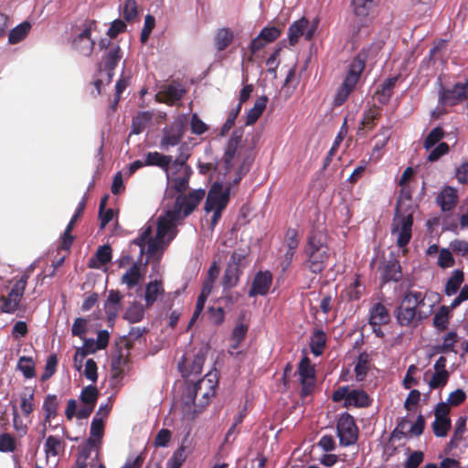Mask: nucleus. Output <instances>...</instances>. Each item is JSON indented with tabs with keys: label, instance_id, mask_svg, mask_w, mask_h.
<instances>
[{
	"label": "nucleus",
	"instance_id": "39448f33",
	"mask_svg": "<svg viewBox=\"0 0 468 468\" xmlns=\"http://www.w3.org/2000/svg\"><path fill=\"white\" fill-rule=\"evenodd\" d=\"M230 186L224 187L222 183L215 182L208 190L204 209L207 213L213 212L210 219V229L213 230L219 222L222 213L229 202Z\"/></svg>",
	"mask_w": 468,
	"mask_h": 468
},
{
	"label": "nucleus",
	"instance_id": "7c9ffc66",
	"mask_svg": "<svg viewBox=\"0 0 468 468\" xmlns=\"http://www.w3.org/2000/svg\"><path fill=\"white\" fill-rule=\"evenodd\" d=\"M185 92L186 90L181 87V85L169 84L164 87L160 94L165 97V103L172 105L176 101H180Z\"/></svg>",
	"mask_w": 468,
	"mask_h": 468
},
{
	"label": "nucleus",
	"instance_id": "423d86ee",
	"mask_svg": "<svg viewBox=\"0 0 468 468\" xmlns=\"http://www.w3.org/2000/svg\"><path fill=\"white\" fill-rule=\"evenodd\" d=\"M204 189H196L188 194H180L176 197L174 207L166 212L168 218L174 220H181L194 212L205 197Z\"/></svg>",
	"mask_w": 468,
	"mask_h": 468
},
{
	"label": "nucleus",
	"instance_id": "dca6fc26",
	"mask_svg": "<svg viewBox=\"0 0 468 468\" xmlns=\"http://www.w3.org/2000/svg\"><path fill=\"white\" fill-rule=\"evenodd\" d=\"M272 274L270 271H258L252 280L251 285L249 290V296L255 297L257 295H266L272 284Z\"/></svg>",
	"mask_w": 468,
	"mask_h": 468
},
{
	"label": "nucleus",
	"instance_id": "09e8293b",
	"mask_svg": "<svg viewBox=\"0 0 468 468\" xmlns=\"http://www.w3.org/2000/svg\"><path fill=\"white\" fill-rule=\"evenodd\" d=\"M128 356L129 351L124 355L122 350L118 351V353L112 356L111 366L112 370L114 372V378H118L122 375V367L128 363Z\"/></svg>",
	"mask_w": 468,
	"mask_h": 468
},
{
	"label": "nucleus",
	"instance_id": "37998d69",
	"mask_svg": "<svg viewBox=\"0 0 468 468\" xmlns=\"http://www.w3.org/2000/svg\"><path fill=\"white\" fill-rule=\"evenodd\" d=\"M97 350L100 349L97 348L96 342L93 339H84L83 346L77 349L73 357L74 364H77L78 356H80V366L78 367L79 371L81 369L84 357L89 354L95 353Z\"/></svg>",
	"mask_w": 468,
	"mask_h": 468
},
{
	"label": "nucleus",
	"instance_id": "3c124183",
	"mask_svg": "<svg viewBox=\"0 0 468 468\" xmlns=\"http://www.w3.org/2000/svg\"><path fill=\"white\" fill-rule=\"evenodd\" d=\"M96 260L99 262L97 264H90L92 268H100L101 266L106 265L112 261V248L110 245H102L100 246L95 254Z\"/></svg>",
	"mask_w": 468,
	"mask_h": 468
},
{
	"label": "nucleus",
	"instance_id": "b1692460",
	"mask_svg": "<svg viewBox=\"0 0 468 468\" xmlns=\"http://www.w3.org/2000/svg\"><path fill=\"white\" fill-rule=\"evenodd\" d=\"M165 293V289L161 280L150 282L145 286L144 301L146 308L154 305L159 296Z\"/></svg>",
	"mask_w": 468,
	"mask_h": 468
},
{
	"label": "nucleus",
	"instance_id": "bf43d9fd",
	"mask_svg": "<svg viewBox=\"0 0 468 468\" xmlns=\"http://www.w3.org/2000/svg\"><path fill=\"white\" fill-rule=\"evenodd\" d=\"M186 459V448L181 445L167 462V468H180Z\"/></svg>",
	"mask_w": 468,
	"mask_h": 468
},
{
	"label": "nucleus",
	"instance_id": "f704fd0d",
	"mask_svg": "<svg viewBox=\"0 0 468 468\" xmlns=\"http://www.w3.org/2000/svg\"><path fill=\"white\" fill-rule=\"evenodd\" d=\"M233 32L229 27L218 29L215 35L214 42L218 51L225 50L233 41Z\"/></svg>",
	"mask_w": 468,
	"mask_h": 468
},
{
	"label": "nucleus",
	"instance_id": "13d9d810",
	"mask_svg": "<svg viewBox=\"0 0 468 468\" xmlns=\"http://www.w3.org/2000/svg\"><path fill=\"white\" fill-rule=\"evenodd\" d=\"M363 292L364 287L360 282L359 275H356L354 282L346 289L347 296L351 301H357L361 298Z\"/></svg>",
	"mask_w": 468,
	"mask_h": 468
},
{
	"label": "nucleus",
	"instance_id": "c756f323",
	"mask_svg": "<svg viewBox=\"0 0 468 468\" xmlns=\"http://www.w3.org/2000/svg\"><path fill=\"white\" fill-rule=\"evenodd\" d=\"M193 171L191 167H186L185 171L179 172V176L170 178L171 187L177 193L184 194L188 188L189 179Z\"/></svg>",
	"mask_w": 468,
	"mask_h": 468
},
{
	"label": "nucleus",
	"instance_id": "0e129e2a",
	"mask_svg": "<svg viewBox=\"0 0 468 468\" xmlns=\"http://www.w3.org/2000/svg\"><path fill=\"white\" fill-rule=\"evenodd\" d=\"M16 450V440L9 433L0 434V452H12Z\"/></svg>",
	"mask_w": 468,
	"mask_h": 468
},
{
	"label": "nucleus",
	"instance_id": "69168bd1",
	"mask_svg": "<svg viewBox=\"0 0 468 468\" xmlns=\"http://www.w3.org/2000/svg\"><path fill=\"white\" fill-rule=\"evenodd\" d=\"M191 132L194 134L201 135L207 131V125L198 117L197 113L191 116L190 120Z\"/></svg>",
	"mask_w": 468,
	"mask_h": 468
},
{
	"label": "nucleus",
	"instance_id": "4c0bfd02",
	"mask_svg": "<svg viewBox=\"0 0 468 468\" xmlns=\"http://www.w3.org/2000/svg\"><path fill=\"white\" fill-rule=\"evenodd\" d=\"M35 390L27 387L20 394V408L24 416H28L34 411Z\"/></svg>",
	"mask_w": 468,
	"mask_h": 468
},
{
	"label": "nucleus",
	"instance_id": "6ab92c4d",
	"mask_svg": "<svg viewBox=\"0 0 468 468\" xmlns=\"http://www.w3.org/2000/svg\"><path fill=\"white\" fill-rule=\"evenodd\" d=\"M381 116V110L379 107L373 106L366 111L363 114L362 120L357 129L358 136H365V130H372L377 125V121Z\"/></svg>",
	"mask_w": 468,
	"mask_h": 468
},
{
	"label": "nucleus",
	"instance_id": "e2e57ef3",
	"mask_svg": "<svg viewBox=\"0 0 468 468\" xmlns=\"http://www.w3.org/2000/svg\"><path fill=\"white\" fill-rule=\"evenodd\" d=\"M146 332L145 328L132 327L129 331L128 338L124 337L123 345L127 351L133 346V341L139 339Z\"/></svg>",
	"mask_w": 468,
	"mask_h": 468
},
{
	"label": "nucleus",
	"instance_id": "de8ad7c7",
	"mask_svg": "<svg viewBox=\"0 0 468 468\" xmlns=\"http://www.w3.org/2000/svg\"><path fill=\"white\" fill-rule=\"evenodd\" d=\"M30 29V24L23 22L15 28H13L8 35V41L10 44H16L23 40Z\"/></svg>",
	"mask_w": 468,
	"mask_h": 468
},
{
	"label": "nucleus",
	"instance_id": "ddd939ff",
	"mask_svg": "<svg viewBox=\"0 0 468 468\" xmlns=\"http://www.w3.org/2000/svg\"><path fill=\"white\" fill-rule=\"evenodd\" d=\"M298 373L302 385L301 397L305 398L313 392L315 383V371L307 356L301 359Z\"/></svg>",
	"mask_w": 468,
	"mask_h": 468
},
{
	"label": "nucleus",
	"instance_id": "c03bdc74",
	"mask_svg": "<svg viewBox=\"0 0 468 468\" xmlns=\"http://www.w3.org/2000/svg\"><path fill=\"white\" fill-rule=\"evenodd\" d=\"M432 0H410L409 8L418 18L422 17L431 9Z\"/></svg>",
	"mask_w": 468,
	"mask_h": 468
},
{
	"label": "nucleus",
	"instance_id": "20e7f679",
	"mask_svg": "<svg viewBox=\"0 0 468 468\" xmlns=\"http://www.w3.org/2000/svg\"><path fill=\"white\" fill-rule=\"evenodd\" d=\"M366 61L367 55L362 52H359L352 59L348 66L346 77L340 87L337 89L336 94L335 96V106H341L347 101L350 94L353 92L356 84L358 83L363 71L365 70Z\"/></svg>",
	"mask_w": 468,
	"mask_h": 468
},
{
	"label": "nucleus",
	"instance_id": "a18cd8bd",
	"mask_svg": "<svg viewBox=\"0 0 468 468\" xmlns=\"http://www.w3.org/2000/svg\"><path fill=\"white\" fill-rule=\"evenodd\" d=\"M248 255L249 251L246 249L239 248L232 251L228 264L242 271L247 266Z\"/></svg>",
	"mask_w": 468,
	"mask_h": 468
},
{
	"label": "nucleus",
	"instance_id": "9d476101",
	"mask_svg": "<svg viewBox=\"0 0 468 468\" xmlns=\"http://www.w3.org/2000/svg\"><path fill=\"white\" fill-rule=\"evenodd\" d=\"M336 431L341 446H350L357 441L358 429L353 416L347 412L341 414L337 420Z\"/></svg>",
	"mask_w": 468,
	"mask_h": 468
},
{
	"label": "nucleus",
	"instance_id": "1a4fd4ad",
	"mask_svg": "<svg viewBox=\"0 0 468 468\" xmlns=\"http://www.w3.org/2000/svg\"><path fill=\"white\" fill-rule=\"evenodd\" d=\"M379 0H352L351 6L356 19L352 25L353 35H357L363 27L371 23L370 14Z\"/></svg>",
	"mask_w": 468,
	"mask_h": 468
},
{
	"label": "nucleus",
	"instance_id": "e433bc0d",
	"mask_svg": "<svg viewBox=\"0 0 468 468\" xmlns=\"http://www.w3.org/2000/svg\"><path fill=\"white\" fill-rule=\"evenodd\" d=\"M463 271L461 270H455L445 284V294L447 296L454 295L460 289L462 283L463 282Z\"/></svg>",
	"mask_w": 468,
	"mask_h": 468
},
{
	"label": "nucleus",
	"instance_id": "aec40b11",
	"mask_svg": "<svg viewBox=\"0 0 468 468\" xmlns=\"http://www.w3.org/2000/svg\"><path fill=\"white\" fill-rule=\"evenodd\" d=\"M388 308L381 303H376L369 310L368 324L370 325H385L390 322Z\"/></svg>",
	"mask_w": 468,
	"mask_h": 468
},
{
	"label": "nucleus",
	"instance_id": "412c9836",
	"mask_svg": "<svg viewBox=\"0 0 468 468\" xmlns=\"http://www.w3.org/2000/svg\"><path fill=\"white\" fill-rule=\"evenodd\" d=\"M178 220L171 219L167 216L159 218L155 236L164 240V238L168 235V241L172 240L177 233L176 226V222Z\"/></svg>",
	"mask_w": 468,
	"mask_h": 468
},
{
	"label": "nucleus",
	"instance_id": "2eb2a0df",
	"mask_svg": "<svg viewBox=\"0 0 468 468\" xmlns=\"http://www.w3.org/2000/svg\"><path fill=\"white\" fill-rule=\"evenodd\" d=\"M467 99L465 85L458 82L452 89H444L441 85L439 102L441 105L454 106Z\"/></svg>",
	"mask_w": 468,
	"mask_h": 468
},
{
	"label": "nucleus",
	"instance_id": "864d4df0",
	"mask_svg": "<svg viewBox=\"0 0 468 468\" xmlns=\"http://www.w3.org/2000/svg\"><path fill=\"white\" fill-rule=\"evenodd\" d=\"M58 359L56 354H51L48 356L44 372L41 375V381H47L57 371Z\"/></svg>",
	"mask_w": 468,
	"mask_h": 468
},
{
	"label": "nucleus",
	"instance_id": "6e6552de",
	"mask_svg": "<svg viewBox=\"0 0 468 468\" xmlns=\"http://www.w3.org/2000/svg\"><path fill=\"white\" fill-rule=\"evenodd\" d=\"M412 214H401L397 207L392 219L391 233L397 235L396 244L399 248H404L410 243L412 237Z\"/></svg>",
	"mask_w": 468,
	"mask_h": 468
},
{
	"label": "nucleus",
	"instance_id": "4be33fe9",
	"mask_svg": "<svg viewBox=\"0 0 468 468\" xmlns=\"http://www.w3.org/2000/svg\"><path fill=\"white\" fill-rule=\"evenodd\" d=\"M457 200V191L452 186H445L436 197L442 211H451L455 207Z\"/></svg>",
	"mask_w": 468,
	"mask_h": 468
},
{
	"label": "nucleus",
	"instance_id": "6e6d98bb",
	"mask_svg": "<svg viewBox=\"0 0 468 468\" xmlns=\"http://www.w3.org/2000/svg\"><path fill=\"white\" fill-rule=\"evenodd\" d=\"M444 136V132L441 127L433 128L426 136L423 146L425 149L432 148L437 143H439Z\"/></svg>",
	"mask_w": 468,
	"mask_h": 468
},
{
	"label": "nucleus",
	"instance_id": "c85d7f7f",
	"mask_svg": "<svg viewBox=\"0 0 468 468\" xmlns=\"http://www.w3.org/2000/svg\"><path fill=\"white\" fill-rule=\"evenodd\" d=\"M242 271L227 264L224 275L222 278V286L224 292L230 290L238 285Z\"/></svg>",
	"mask_w": 468,
	"mask_h": 468
},
{
	"label": "nucleus",
	"instance_id": "680f3d73",
	"mask_svg": "<svg viewBox=\"0 0 468 468\" xmlns=\"http://www.w3.org/2000/svg\"><path fill=\"white\" fill-rule=\"evenodd\" d=\"M138 14L136 0H125L122 7V16L125 21H133Z\"/></svg>",
	"mask_w": 468,
	"mask_h": 468
},
{
	"label": "nucleus",
	"instance_id": "c9c22d12",
	"mask_svg": "<svg viewBox=\"0 0 468 468\" xmlns=\"http://www.w3.org/2000/svg\"><path fill=\"white\" fill-rule=\"evenodd\" d=\"M370 368V356L365 351L359 354L357 362L355 366L356 379L357 381H363Z\"/></svg>",
	"mask_w": 468,
	"mask_h": 468
},
{
	"label": "nucleus",
	"instance_id": "9b49d317",
	"mask_svg": "<svg viewBox=\"0 0 468 468\" xmlns=\"http://www.w3.org/2000/svg\"><path fill=\"white\" fill-rule=\"evenodd\" d=\"M97 27L95 20H88L84 24L83 30L72 40V48L80 55L90 57L93 52L95 41L91 38V32Z\"/></svg>",
	"mask_w": 468,
	"mask_h": 468
},
{
	"label": "nucleus",
	"instance_id": "cd10ccee",
	"mask_svg": "<svg viewBox=\"0 0 468 468\" xmlns=\"http://www.w3.org/2000/svg\"><path fill=\"white\" fill-rule=\"evenodd\" d=\"M153 113L150 112H138L132 120L131 133L140 134L151 123Z\"/></svg>",
	"mask_w": 468,
	"mask_h": 468
},
{
	"label": "nucleus",
	"instance_id": "2f4dec72",
	"mask_svg": "<svg viewBox=\"0 0 468 468\" xmlns=\"http://www.w3.org/2000/svg\"><path fill=\"white\" fill-rule=\"evenodd\" d=\"M58 405L59 403L56 395L49 394L45 398L42 406V409L45 411V423H49L52 419L56 418L58 415Z\"/></svg>",
	"mask_w": 468,
	"mask_h": 468
},
{
	"label": "nucleus",
	"instance_id": "a19ab883",
	"mask_svg": "<svg viewBox=\"0 0 468 468\" xmlns=\"http://www.w3.org/2000/svg\"><path fill=\"white\" fill-rule=\"evenodd\" d=\"M178 152V155L175 160L172 159V163L170 164L172 167L176 168V173L185 171L186 167H191L187 165V160L190 157V154L186 144H181Z\"/></svg>",
	"mask_w": 468,
	"mask_h": 468
},
{
	"label": "nucleus",
	"instance_id": "a878e982",
	"mask_svg": "<svg viewBox=\"0 0 468 468\" xmlns=\"http://www.w3.org/2000/svg\"><path fill=\"white\" fill-rule=\"evenodd\" d=\"M241 134H238L237 132H235L232 133L228 142L223 156L227 172H229L232 166V160L236 155L238 146L241 141Z\"/></svg>",
	"mask_w": 468,
	"mask_h": 468
},
{
	"label": "nucleus",
	"instance_id": "393cba45",
	"mask_svg": "<svg viewBox=\"0 0 468 468\" xmlns=\"http://www.w3.org/2000/svg\"><path fill=\"white\" fill-rule=\"evenodd\" d=\"M172 163V156L160 154L158 152H149L144 160L145 165L149 166H158L166 172L167 176H169V166Z\"/></svg>",
	"mask_w": 468,
	"mask_h": 468
},
{
	"label": "nucleus",
	"instance_id": "f03ea898",
	"mask_svg": "<svg viewBox=\"0 0 468 468\" xmlns=\"http://www.w3.org/2000/svg\"><path fill=\"white\" fill-rule=\"evenodd\" d=\"M303 253L302 268L315 275L322 273L331 255L326 234L313 230L306 239Z\"/></svg>",
	"mask_w": 468,
	"mask_h": 468
},
{
	"label": "nucleus",
	"instance_id": "ea45409f",
	"mask_svg": "<svg viewBox=\"0 0 468 468\" xmlns=\"http://www.w3.org/2000/svg\"><path fill=\"white\" fill-rule=\"evenodd\" d=\"M326 344V335L323 330H315L310 340V349L314 356L323 354Z\"/></svg>",
	"mask_w": 468,
	"mask_h": 468
},
{
	"label": "nucleus",
	"instance_id": "052dcab7",
	"mask_svg": "<svg viewBox=\"0 0 468 468\" xmlns=\"http://www.w3.org/2000/svg\"><path fill=\"white\" fill-rule=\"evenodd\" d=\"M97 440L94 438H88L86 443L79 449V454L77 461L87 463V460L90 456L92 448L99 446Z\"/></svg>",
	"mask_w": 468,
	"mask_h": 468
},
{
	"label": "nucleus",
	"instance_id": "338daca9",
	"mask_svg": "<svg viewBox=\"0 0 468 468\" xmlns=\"http://www.w3.org/2000/svg\"><path fill=\"white\" fill-rule=\"evenodd\" d=\"M282 34V30L276 27H265L261 32V37H262L267 43L275 41Z\"/></svg>",
	"mask_w": 468,
	"mask_h": 468
},
{
	"label": "nucleus",
	"instance_id": "8fccbe9b",
	"mask_svg": "<svg viewBox=\"0 0 468 468\" xmlns=\"http://www.w3.org/2000/svg\"><path fill=\"white\" fill-rule=\"evenodd\" d=\"M17 368L21 370L26 378L36 376L35 362L30 356H21L17 363Z\"/></svg>",
	"mask_w": 468,
	"mask_h": 468
},
{
	"label": "nucleus",
	"instance_id": "72a5a7b5",
	"mask_svg": "<svg viewBox=\"0 0 468 468\" xmlns=\"http://www.w3.org/2000/svg\"><path fill=\"white\" fill-rule=\"evenodd\" d=\"M267 102L268 98L266 96H261L256 100L253 108H251L247 114V125H252L258 121L266 109Z\"/></svg>",
	"mask_w": 468,
	"mask_h": 468
},
{
	"label": "nucleus",
	"instance_id": "4468645a",
	"mask_svg": "<svg viewBox=\"0 0 468 468\" xmlns=\"http://www.w3.org/2000/svg\"><path fill=\"white\" fill-rule=\"evenodd\" d=\"M122 58V52L119 45H112L110 49L102 56V63H99L98 70L106 71L107 83L112 80L114 69Z\"/></svg>",
	"mask_w": 468,
	"mask_h": 468
},
{
	"label": "nucleus",
	"instance_id": "5701e85b",
	"mask_svg": "<svg viewBox=\"0 0 468 468\" xmlns=\"http://www.w3.org/2000/svg\"><path fill=\"white\" fill-rule=\"evenodd\" d=\"M309 27V20L303 16L294 21L288 28V40L290 46H295L300 37L305 35L307 27Z\"/></svg>",
	"mask_w": 468,
	"mask_h": 468
},
{
	"label": "nucleus",
	"instance_id": "a211bd4d",
	"mask_svg": "<svg viewBox=\"0 0 468 468\" xmlns=\"http://www.w3.org/2000/svg\"><path fill=\"white\" fill-rule=\"evenodd\" d=\"M162 133L160 148L165 151H168L170 147L177 145L184 136V130L178 124L166 126L163 129Z\"/></svg>",
	"mask_w": 468,
	"mask_h": 468
},
{
	"label": "nucleus",
	"instance_id": "58836bf2",
	"mask_svg": "<svg viewBox=\"0 0 468 468\" xmlns=\"http://www.w3.org/2000/svg\"><path fill=\"white\" fill-rule=\"evenodd\" d=\"M142 277L139 264L133 263L122 275V282L126 284L129 289H132L139 284Z\"/></svg>",
	"mask_w": 468,
	"mask_h": 468
},
{
	"label": "nucleus",
	"instance_id": "f257e3e1",
	"mask_svg": "<svg viewBox=\"0 0 468 468\" xmlns=\"http://www.w3.org/2000/svg\"><path fill=\"white\" fill-rule=\"evenodd\" d=\"M205 355L198 351L193 358L184 356L178 362V370L186 378V388L181 397L184 418L194 420L208 406L210 398L216 393L217 381L209 374L197 381L188 379L202 373Z\"/></svg>",
	"mask_w": 468,
	"mask_h": 468
},
{
	"label": "nucleus",
	"instance_id": "473e14b6",
	"mask_svg": "<svg viewBox=\"0 0 468 468\" xmlns=\"http://www.w3.org/2000/svg\"><path fill=\"white\" fill-rule=\"evenodd\" d=\"M370 405L367 393L362 389H352L348 394L346 407L365 408Z\"/></svg>",
	"mask_w": 468,
	"mask_h": 468
},
{
	"label": "nucleus",
	"instance_id": "7ed1b4c3",
	"mask_svg": "<svg viewBox=\"0 0 468 468\" xmlns=\"http://www.w3.org/2000/svg\"><path fill=\"white\" fill-rule=\"evenodd\" d=\"M426 294L415 290H407L400 304L395 311L397 323L400 326H410L414 322H422L429 317L431 311L423 312Z\"/></svg>",
	"mask_w": 468,
	"mask_h": 468
},
{
	"label": "nucleus",
	"instance_id": "bb28decb",
	"mask_svg": "<svg viewBox=\"0 0 468 468\" xmlns=\"http://www.w3.org/2000/svg\"><path fill=\"white\" fill-rule=\"evenodd\" d=\"M399 75L388 78L378 89L376 93L378 95V102L381 104L388 103L390 98L393 95L394 87L399 80Z\"/></svg>",
	"mask_w": 468,
	"mask_h": 468
},
{
	"label": "nucleus",
	"instance_id": "4d7b16f0",
	"mask_svg": "<svg viewBox=\"0 0 468 468\" xmlns=\"http://www.w3.org/2000/svg\"><path fill=\"white\" fill-rule=\"evenodd\" d=\"M99 397V391L95 386L89 385L85 387L80 393V400L84 404L96 405Z\"/></svg>",
	"mask_w": 468,
	"mask_h": 468
},
{
	"label": "nucleus",
	"instance_id": "603ef678",
	"mask_svg": "<svg viewBox=\"0 0 468 468\" xmlns=\"http://www.w3.org/2000/svg\"><path fill=\"white\" fill-rule=\"evenodd\" d=\"M104 435V420L102 418L95 416L91 421L90 437L97 440V443L101 444V439Z\"/></svg>",
	"mask_w": 468,
	"mask_h": 468
},
{
	"label": "nucleus",
	"instance_id": "f3484780",
	"mask_svg": "<svg viewBox=\"0 0 468 468\" xmlns=\"http://www.w3.org/2000/svg\"><path fill=\"white\" fill-rule=\"evenodd\" d=\"M380 279L383 283L398 282L402 279V270L399 261L394 257L381 262L379 266Z\"/></svg>",
	"mask_w": 468,
	"mask_h": 468
},
{
	"label": "nucleus",
	"instance_id": "0eeeda50",
	"mask_svg": "<svg viewBox=\"0 0 468 468\" xmlns=\"http://www.w3.org/2000/svg\"><path fill=\"white\" fill-rule=\"evenodd\" d=\"M28 275L24 274L17 280L6 295H0V313L15 314L26 291Z\"/></svg>",
	"mask_w": 468,
	"mask_h": 468
},
{
	"label": "nucleus",
	"instance_id": "79ce46f5",
	"mask_svg": "<svg viewBox=\"0 0 468 468\" xmlns=\"http://www.w3.org/2000/svg\"><path fill=\"white\" fill-rule=\"evenodd\" d=\"M144 316V307L143 304L137 302H133L127 308L125 314H123V319L127 320L129 323L134 324L142 321Z\"/></svg>",
	"mask_w": 468,
	"mask_h": 468
},
{
	"label": "nucleus",
	"instance_id": "774afa93",
	"mask_svg": "<svg viewBox=\"0 0 468 468\" xmlns=\"http://www.w3.org/2000/svg\"><path fill=\"white\" fill-rule=\"evenodd\" d=\"M424 453L421 451H415L410 454L404 463V468H418L423 462Z\"/></svg>",
	"mask_w": 468,
	"mask_h": 468
},
{
	"label": "nucleus",
	"instance_id": "49530a36",
	"mask_svg": "<svg viewBox=\"0 0 468 468\" xmlns=\"http://www.w3.org/2000/svg\"><path fill=\"white\" fill-rule=\"evenodd\" d=\"M449 309L447 306L442 305L433 316V326L439 331H444L449 324Z\"/></svg>",
	"mask_w": 468,
	"mask_h": 468
},
{
	"label": "nucleus",
	"instance_id": "5fc2aeb1",
	"mask_svg": "<svg viewBox=\"0 0 468 468\" xmlns=\"http://www.w3.org/2000/svg\"><path fill=\"white\" fill-rule=\"evenodd\" d=\"M450 378V373L447 370H440V372H434L431 380L429 381V386L431 389H436L443 388Z\"/></svg>",
	"mask_w": 468,
	"mask_h": 468
},
{
	"label": "nucleus",
	"instance_id": "f8f14e48",
	"mask_svg": "<svg viewBox=\"0 0 468 468\" xmlns=\"http://www.w3.org/2000/svg\"><path fill=\"white\" fill-rule=\"evenodd\" d=\"M450 411L451 409L445 402H439L434 408V420L431 429L433 434L438 438L446 437L452 428Z\"/></svg>",
	"mask_w": 468,
	"mask_h": 468
}]
</instances>
